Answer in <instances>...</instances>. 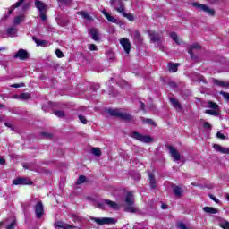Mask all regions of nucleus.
I'll list each match as a JSON object with an SVG mask.
<instances>
[{
    "mask_svg": "<svg viewBox=\"0 0 229 229\" xmlns=\"http://www.w3.org/2000/svg\"><path fill=\"white\" fill-rule=\"evenodd\" d=\"M148 35L150 37V41L156 44V47L159 48V51L165 52V47L162 44V38H164V35L158 34L153 30H148Z\"/></svg>",
    "mask_w": 229,
    "mask_h": 229,
    "instance_id": "1",
    "label": "nucleus"
},
{
    "mask_svg": "<svg viewBox=\"0 0 229 229\" xmlns=\"http://www.w3.org/2000/svg\"><path fill=\"white\" fill-rule=\"evenodd\" d=\"M126 212H131L135 214V212H139V208L135 207V198H133V194L131 192H128L125 197Z\"/></svg>",
    "mask_w": 229,
    "mask_h": 229,
    "instance_id": "2",
    "label": "nucleus"
},
{
    "mask_svg": "<svg viewBox=\"0 0 229 229\" xmlns=\"http://www.w3.org/2000/svg\"><path fill=\"white\" fill-rule=\"evenodd\" d=\"M106 207L112 210H119V204L110 199H104L102 202L98 204V208H100L101 210H106Z\"/></svg>",
    "mask_w": 229,
    "mask_h": 229,
    "instance_id": "3",
    "label": "nucleus"
},
{
    "mask_svg": "<svg viewBox=\"0 0 229 229\" xmlns=\"http://www.w3.org/2000/svg\"><path fill=\"white\" fill-rule=\"evenodd\" d=\"M108 114L113 117H119L123 121H131V115L128 113H123L119 109H108Z\"/></svg>",
    "mask_w": 229,
    "mask_h": 229,
    "instance_id": "4",
    "label": "nucleus"
},
{
    "mask_svg": "<svg viewBox=\"0 0 229 229\" xmlns=\"http://www.w3.org/2000/svg\"><path fill=\"white\" fill-rule=\"evenodd\" d=\"M131 137H132V139H135L136 140H140V142H144L145 144H149V142H153V138H151V136L142 135L138 131L131 133Z\"/></svg>",
    "mask_w": 229,
    "mask_h": 229,
    "instance_id": "5",
    "label": "nucleus"
},
{
    "mask_svg": "<svg viewBox=\"0 0 229 229\" xmlns=\"http://www.w3.org/2000/svg\"><path fill=\"white\" fill-rule=\"evenodd\" d=\"M111 5L114 8V10H116V12L122 13L123 16L126 13V12H124V4L123 2L111 0Z\"/></svg>",
    "mask_w": 229,
    "mask_h": 229,
    "instance_id": "6",
    "label": "nucleus"
},
{
    "mask_svg": "<svg viewBox=\"0 0 229 229\" xmlns=\"http://www.w3.org/2000/svg\"><path fill=\"white\" fill-rule=\"evenodd\" d=\"M34 209L37 219H41L42 216H44V204H42V201H38L34 207Z\"/></svg>",
    "mask_w": 229,
    "mask_h": 229,
    "instance_id": "7",
    "label": "nucleus"
},
{
    "mask_svg": "<svg viewBox=\"0 0 229 229\" xmlns=\"http://www.w3.org/2000/svg\"><path fill=\"white\" fill-rule=\"evenodd\" d=\"M91 220L95 221L97 225H112L114 223V218H110V217H102V218L92 217Z\"/></svg>",
    "mask_w": 229,
    "mask_h": 229,
    "instance_id": "8",
    "label": "nucleus"
},
{
    "mask_svg": "<svg viewBox=\"0 0 229 229\" xmlns=\"http://www.w3.org/2000/svg\"><path fill=\"white\" fill-rule=\"evenodd\" d=\"M13 185H32L31 180L24 177H19L13 181Z\"/></svg>",
    "mask_w": 229,
    "mask_h": 229,
    "instance_id": "9",
    "label": "nucleus"
},
{
    "mask_svg": "<svg viewBox=\"0 0 229 229\" xmlns=\"http://www.w3.org/2000/svg\"><path fill=\"white\" fill-rule=\"evenodd\" d=\"M169 153L171 157L174 158V162H178V160H181L182 157L180 156V153L173 146H168Z\"/></svg>",
    "mask_w": 229,
    "mask_h": 229,
    "instance_id": "10",
    "label": "nucleus"
},
{
    "mask_svg": "<svg viewBox=\"0 0 229 229\" xmlns=\"http://www.w3.org/2000/svg\"><path fill=\"white\" fill-rule=\"evenodd\" d=\"M120 44L123 47L125 53L128 55L131 50V44L130 43V39L123 38L120 39Z\"/></svg>",
    "mask_w": 229,
    "mask_h": 229,
    "instance_id": "11",
    "label": "nucleus"
},
{
    "mask_svg": "<svg viewBox=\"0 0 229 229\" xmlns=\"http://www.w3.org/2000/svg\"><path fill=\"white\" fill-rule=\"evenodd\" d=\"M193 6H197V8H199V10H202V12H206V13H208V15H215L214 9H210L208 6L205 4H193Z\"/></svg>",
    "mask_w": 229,
    "mask_h": 229,
    "instance_id": "12",
    "label": "nucleus"
},
{
    "mask_svg": "<svg viewBox=\"0 0 229 229\" xmlns=\"http://www.w3.org/2000/svg\"><path fill=\"white\" fill-rule=\"evenodd\" d=\"M28 52L24 49H20L14 55L13 58H19V60H28Z\"/></svg>",
    "mask_w": 229,
    "mask_h": 229,
    "instance_id": "13",
    "label": "nucleus"
},
{
    "mask_svg": "<svg viewBox=\"0 0 229 229\" xmlns=\"http://www.w3.org/2000/svg\"><path fill=\"white\" fill-rule=\"evenodd\" d=\"M35 6L38 10L39 13L42 12H47V5L40 0H35Z\"/></svg>",
    "mask_w": 229,
    "mask_h": 229,
    "instance_id": "14",
    "label": "nucleus"
},
{
    "mask_svg": "<svg viewBox=\"0 0 229 229\" xmlns=\"http://www.w3.org/2000/svg\"><path fill=\"white\" fill-rule=\"evenodd\" d=\"M195 49H201V46L198 43H193L192 45H190L188 47V53L191 56V58H194V50Z\"/></svg>",
    "mask_w": 229,
    "mask_h": 229,
    "instance_id": "15",
    "label": "nucleus"
},
{
    "mask_svg": "<svg viewBox=\"0 0 229 229\" xmlns=\"http://www.w3.org/2000/svg\"><path fill=\"white\" fill-rule=\"evenodd\" d=\"M89 34H90L92 40H95V42H99L100 34H99V30H98V29H94V28L90 29Z\"/></svg>",
    "mask_w": 229,
    "mask_h": 229,
    "instance_id": "16",
    "label": "nucleus"
},
{
    "mask_svg": "<svg viewBox=\"0 0 229 229\" xmlns=\"http://www.w3.org/2000/svg\"><path fill=\"white\" fill-rule=\"evenodd\" d=\"M24 169H29V171H35L36 173H42L40 167L33 163L23 165Z\"/></svg>",
    "mask_w": 229,
    "mask_h": 229,
    "instance_id": "17",
    "label": "nucleus"
},
{
    "mask_svg": "<svg viewBox=\"0 0 229 229\" xmlns=\"http://www.w3.org/2000/svg\"><path fill=\"white\" fill-rule=\"evenodd\" d=\"M101 13L105 15L106 19L108 21V22H112L113 24H117V19H115L114 16L110 15L106 10L103 9L101 11Z\"/></svg>",
    "mask_w": 229,
    "mask_h": 229,
    "instance_id": "18",
    "label": "nucleus"
},
{
    "mask_svg": "<svg viewBox=\"0 0 229 229\" xmlns=\"http://www.w3.org/2000/svg\"><path fill=\"white\" fill-rule=\"evenodd\" d=\"M213 148H214V149L218 151V153H223L224 155H229V148H228L221 147V145H218V144H215L213 146Z\"/></svg>",
    "mask_w": 229,
    "mask_h": 229,
    "instance_id": "19",
    "label": "nucleus"
},
{
    "mask_svg": "<svg viewBox=\"0 0 229 229\" xmlns=\"http://www.w3.org/2000/svg\"><path fill=\"white\" fill-rule=\"evenodd\" d=\"M78 15H81L82 19H84L85 21H89V22H92V21H94V18H92V16H90V14L87 11H80L78 13Z\"/></svg>",
    "mask_w": 229,
    "mask_h": 229,
    "instance_id": "20",
    "label": "nucleus"
},
{
    "mask_svg": "<svg viewBox=\"0 0 229 229\" xmlns=\"http://www.w3.org/2000/svg\"><path fill=\"white\" fill-rule=\"evenodd\" d=\"M202 210L206 212V214H219V209L213 207H204Z\"/></svg>",
    "mask_w": 229,
    "mask_h": 229,
    "instance_id": "21",
    "label": "nucleus"
},
{
    "mask_svg": "<svg viewBox=\"0 0 229 229\" xmlns=\"http://www.w3.org/2000/svg\"><path fill=\"white\" fill-rule=\"evenodd\" d=\"M218 225L220 228L229 229V222L224 218L218 217Z\"/></svg>",
    "mask_w": 229,
    "mask_h": 229,
    "instance_id": "22",
    "label": "nucleus"
},
{
    "mask_svg": "<svg viewBox=\"0 0 229 229\" xmlns=\"http://www.w3.org/2000/svg\"><path fill=\"white\" fill-rule=\"evenodd\" d=\"M173 191H174V196H176V198H182V196L183 194V190H182V187L173 186Z\"/></svg>",
    "mask_w": 229,
    "mask_h": 229,
    "instance_id": "23",
    "label": "nucleus"
},
{
    "mask_svg": "<svg viewBox=\"0 0 229 229\" xmlns=\"http://www.w3.org/2000/svg\"><path fill=\"white\" fill-rule=\"evenodd\" d=\"M170 102L172 104V106H174V108H175V110H177L178 112H180V110H182V105H180V102H178V100H176V98H170Z\"/></svg>",
    "mask_w": 229,
    "mask_h": 229,
    "instance_id": "24",
    "label": "nucleus"
},
{
    "mask_svg": "<svg viewBox=\"0 0 229 229\" xmlns=\"http://www.w3.org/2000/svg\"><path fill=\"white\" fill-rule=\"evenodd\" d=\"M179 66H180V64L169 63L168 64V71L170 72H177Z\"/></svg>",
    "mask_w": 229,
    "mask_h": 229,
    "instance_id": "25",
    "label": "nucleus"
},
{
    "mask_svg": "<svg viewBox=\"0 0 229 229\" xmlns=\"http://www.w3.org/2000/svg\"><path fill=\"white\" fill-rule=\"evenodd\" d=\"M17 28L11 27L7 29V35L11 38L17 37Z\"/></svg>",
    "mask_w": 229,
    "mask_h": 229,
    "instance_id": "26",
    "label": "nucleus"
},
{
    "mask_svg": "<svg viewBox=\"0 0 229 229\" xmlns=\"http://www.w3.org/2000/svg\"><path fill=\"white\" fill-rule=\"evenodd\" d=\"M9 223V225H7L6 229H13L15 228V225L17 223V221L15 220V217H11L7 220H5Z\"/></svg>",
    "mask_w": 229,
    "mask_h": 229,
    "instance_id": "27",
    "label": "nucleus"
},
{
    "mask_svg": "<svg viewBox=\"0 0 229 229\" xmlns=\"http://www.w3.org/2000/svg\"><path fill=\"white\" fill-rule=\"evenodd\" d=\"M213 83H215V85H217L218 87H225V89H228V82L226 83L223 81L213 79Z\"/></svg>",
    "mask_w": 229,
    "mask_h": 229,
    "instance_id": "28",
    "label": "nucleus"
},
{
    "mask_svg": "<svg viewBox=\"0 0 229 229\" xmlns=\"http://www.w3.org/2000/svg\"><path fill=\"white\" fill-rule=\"evenodd\" d=\"M24 1H26V0H18V1L13 5V7L9 10V15L12 14V12H13V10H15V8H19V6H22V4L24 3Z\"/></svg>",
    "mask_w": 229,
    "mask_h": 229,
    "instance_id": "29",
    "label": "nucleus"
},
{
    "mask_svg": "<svg viewBox=\"0 0 229 229\" xmlns=\"http://www.w3.org/2000/svg\"><path fill=\"white\" fill-rule=\"evenodd\" d=\"M148 177H149L151 189H157V182L155 181V177H154L153 174H149Z\"/></svg>",
    "mask_w": 229,
    "mask_h": 229,
    "instance_id": "30",
    "label": "nucleus"
},
{
    "mask_svg": "<svg viewBox=\"0 0 229 229\" xmlns=\"http://www.w3.org/2000/svg\"><path fill=\"white\" fill-rule=\"evenodd\" d=\"M208 108H211L212 110H219V105L215 102L208 101Z\"/></svg>",
    "mask_w": 229,
    "mask_h": 229,
    "instance_id": "31",
    "label": "nucleus"
},
{
    "mask_svg": "<svg viewBox=\"0 0 229 229\" xmlns=\"http://www.w3.org/2000/svg\"><path fill=\"white\" fill-rule=\"evenodd\" d=\"M205 114H208V115H215V117H217L219 115V111H217V109H208L206 110Z\"/></svg>",
    "mask_w": 229,
    "mask_h": 229,
    "instance_id": "32",
    "label": "nucleus"
},
{
    "mask_svg": "<svg viewBox=\"0 0 229 229\" xmlns=\"http://www.w3.org/2000/svg\"><path fill=\"white\" fill-rule=\"evenodd\" d=\"M91 153L95 157H101V149H99V148H91Z\"/></svg>",
    "mask_w": 229,
    "mask_h": 229,
    "instance_id": "33",
    "label": "nucleus"
},
{
    "mask_svg": "<svg viewBox=\"0 0 229 229\" xmlns=\"http://www.w3.org/2000/svg\"><path fill=\"white\" fill-rule=\"evenodd\" d=\"M170 37L175 44H180V39L178 38V34H176V32L170 33Z\"/></svg>",
    "mask_w": 229,
    "mask_h": 229,
    "instance_id": "34",
    "label": "nucleus"
},
{
    "mask_svg": "<svg viewBox=\"0 0 229 229\" xmlns=\"http://www.w3.org/2000/svg\"><path fill=\"white\" fill-rule=\"evenodd\" d=\"M87 181V177H85L84 175H81L77 182H76V184L77 185H81V183H85V182Z\"/></svg>",
    "mask_w": 229,
    "mask_h": 229,
    "instance_id": "35",
    "label": "nucleus"
},
{
    "mask_svg": "<svg viewBox=\"0 0 229 229\" xmlns=\"http://www.w3.org/2000/svg\"><path fill=\"white\" fill-rule=\"evenodd\" d=\"M22 21H24V16L23 15H20V16H17L16 18H14L13 22L15 24H21V22H22Z\"/></svg>",
    "mask_w": 229,
    "mask_h": 229,
    "instance_id": "36",
    "label": "nucleus"
},
{
    "mask_svg": "<svg viewBox=\"0 0 229 229\" xmlns=\"http://www.w3.org/2000/svg\"><path fill=\"white\" fill-rule=\"evenodd\" d=\"M30 98H31L30 93H21L20 95V99H30Z\"/></svg>",
    "mask_w": 229,
    "mask_h": 229,
    "instance_id": "37",
    "label": "nucleus"
},
{
    "mask_svg": "<svg viewBox=\"0 0 229 229\" xmlns=\"http://www.w3.org/2000/svg\"><path fill=\"white\" fill-rule=\"evenodd\" d=\"M54 114L56 117H65V113H64V111H55Z\"/></svg>",
    "mask_w": 229,
    "mask_h": 229,
    "instance_id": "38",
    "label": "nucleus"
},
{
    "mask_svg": "<svg viewBox=\"0 0 229 229\" xmlns=\"http://www.w3.org/2000/svg\"><path fill=\"white\" fill-rule=\"evenodd\" d=\"M39 17L43 21H47V16L46 15V12L39 13Z\"/></svg>",
    "mask_w": 229,
    "mask_h": 229,
    "instance_id": "39",
    "label": "nucleus"
},
{
    "mask_svg": "<svg viewBox=\"0 0 229 229\" xmlns=\"http://www.w3.org/2000/svg\"><path fill=\"white\" fill-rule=\"evenodd\" d=\"M210 199H212V201H215V203H217L219 205V203H221V200H219V199L216 198V196L210 194L209 195Z\"/></svg>",
    "mask_w": 229,
    "mask_h": 229,
    "instance_id": "40",
    "label": "nucleus"
},
{
    "mask_svg": "<svg viewBox=\"0 0 229 229\" xmlns=\"http://www.w3.org/2000/svg\"><path fill=\"white\" fill-rule=\"evenodd\" d=\"M220 95L223 96L224 99H226V101H229V93L221 91Z\"/></svg>",
    "mask_w": 229,
    "mask_h": 229,
    "instance_id": "41",
    "label": "nucleus"
},
{
    "mask_svg": "<svg viewBox=\"0 0 229 229\" xmlns=\"http://www.w3.org/2000/svg\"><path fill=\"white\" fill-rule=\"evenodd\" d=\"M79 120L81 121V123H82V124H87V118H85V116L80 114Z\"/></svg>",
    "mask_w": 229,
    "mask_h": 229,
    "instance_id": "42",
    "label": "nucleus"
},
{
    "mask_svg": "<svg viewBox=\"0 0 229 229\" xmlns=\"http://www.w3.org/2000/svg\"><path fill=\"white\" fill-rule=\"evenodd\" d=\"M55 55L57 58H64V53L60 51V49L55 50Z\"/></svg>",
    "mask_w": 229,
    "mask_h": 229,
    "instance_id": "43",
    "label": "nucleus"
},
{
    "mask_svg": "<svg viewBox=\"0 0 229 229\" xmlns=\"http://www.w3.org/2000/svg\"><path fill=\"white\" fill-rule=\"evenodd\" d=\"M37 46H44L46 44V40H37L36 38H34Z\"/></svg>",
    "mask_w": 229,
    "mask_h": 229,
    "instance_id": "44",
    "label": "nucleus"
},
{
    "mask_svg": "<svg viewBox=\"0 0 229 229\" xmlns=\"http://www.w3.org/2000/svg\"><path fill=\"white\" fill-rule=\"evenodd\" d=\"M143 123H146L147 124H155V122L152 119H144Z\"/></svg>",
    "mask_w": 229,
    "mask_h": 229,
    "instance_id": "45",
    "label": "nucleus"
},
{
    "mask_svg": "<svg viewBox=\"0 0 229 229\" xmlns=\"http://www.w3.org/2000/svg\"><path fill=\"white\" fill-rule=\"evenodd\" d=\"M123 17H126L128 20L130 21H133L134 17L132 16V14H130V13H124L123 14Z\"/></svg>",
    "mask_w": 229,
    "mask_h": 229,
    "instance_id": "46",
    "label": "nucleus"
},
{
    "mask_svg": "<svg viewBox=\"0 0 229 229\" xmlns=\"http://www.w3.org/2000/svg\"><path fill=\"white\" fill-rule=\"evenodd\" d=\"M89 51H98V47H96L94 44H90L89 46Z\"/></svg>",
    "mask_w": 229,
    "mask_h": 229,
    "instance_id": "47",
    "label": "nucleus"
},
{
    "mask_svg": "<svg viewBox=\"0 0 229 229\" xmlns=\"http://www.w3.org/2000/svg\"><path fill=\"white\" fill-rule=\"evenodd\" d=\"M13 89H19L21 87H24V83H20V84H13L11 85Z\"/></svg>",
    "mask_w": 229,
    "mask_h": 229,
    "instance_id": "48",
    "label": "nucleus"
},
{
    "mask_svg": "<svg viewBox=\"0 0 229 229\" xmlns=\"http://www.w3.org/2000/svg\"><path fill=\"white\" fill-rule=\"evenodd\" d=\"M216 137H217V139H221L222 140H225V134H223L221 132H217Z\"/></svg>",
    "mask_w": 229,
    "mask_h": 229,
    "instance_id": "49",
    "label": "nucleus"
},
{
    "mask_svg": "<svg viewBox=\"0 0 229 229\" xmlns=\"http://www.w3.org/2000/svg\"><path fill=\"white\" fill-rule=\"evenodd\" d=\"M178 228H180V229H187V225H185V224H183V223H180V224H178Z\"/></svg>",
    "mask_w": 229,
    "mask_h": 229,
    "instance_id": "50",
    "label": "nucleus"
},
{
    "mask_svg": "<svg viewBox=\"0 0 229 229\" xmlns=\"http://www.w3.org/2000/svg\"><path fill=\"white\" fill-rule=\"evenodd\" d=\"M140 104L141 110H143V112H146V105L144 104V102L140 101Z\"/></svg>",
    "mask_w": 229,
    "mask_h": 229,
    "instance_id": "51",
    "label": "nucleus"
},
{
    "mask_svg": "<svg viewBox=\"0 0 229 229\" xmlns=\"http://www.w3.org/2000/svg\"><path fill=\"white\" fill-rule=\"evenodd\" d=\"M6 164V160H4L3 157H0V165H4Z\"/></svg>",
    "mask_w": 229,
    "mask_h": 229,
    "instance_id": "52",
    "label": "nucleus"
},
{
    "mask_svg": "<svg viewBox=\"0 0 229 229\" xmlns=\"http://www.w3.org/2000/svg\"><path fill=\"white\" fill-rule=\"evenodd\" d=\"M204 128L206 129L211 128L210 123H208V122L204 123Z\"/></svg>",
    "mask_w": 229,
    "mask_h": 229,
    "instance_id": "53",
    "label": "nucleus"
},
{
    "mask_svg": "<svg viewBox=\"0 0 229 229\" xmlns=\"http://www.w3.org/2000/svg\"><path fill=\"white\" fill-rule=\"evenodd\" d=\"M61 3H64V4H69L71 3V0H59Z\"/></svg>",
    "mask_w": 229,
    "mask_h": 229,
    "instance_id": "54",
    "label": "nucleus"
},
{
    "mask_svg": "<svg viewBox=\"0 0 229 229\" xmlns=\"http://www.w3.org/2000/svg\"><path fill=\"white\" fill-rule=\"evenodd\" d=\"M42 136L43 137H47V138H50L51 137V134L47 133V132H43L42 133Z\"/></svg>",
    "mask_w": 229,
    "mask_h": 229,
    "instance_id": "55",
    "label": "nucleus"
},
{
    "mask_svg": "<svg viewBox=\"0 0 229 229\" xmlns=\"http://www.w3.org/2000/svg\"><path fill=\"white\" fill-rule=\"evenodd\" d=\"M30 4H25L24 5H23V10H28V8H30Z\"/></svg>",
    "mask_w": 229,
    "mask_h": 229,
    "instance_id": "56",
    "label": "nucleus"
},
{
    "mask_svg": "<svg viewBox=\"0 0 229 229\" xmlns=\"http://www.w3.org/2000/svg\"><path fill=\"white\" fill-rule=\"evenodd\" d=\"M4 125H5L7 128H12V123H5Z\"/></svg>",
    "mask_w": 229,
    "mask_h": 229,
    "instance_id": "57",
    "label": "nucleus"
},
{
    "mask_svg": "<svg viewBox=\"0 0 229 229\" xmlns=\"http://www.w3.org/2000/svg\"><path fill=\"white\" fill-rule=\"evenodd\" d=\"M169 85L170 87L176 88L175 82H170Z\"/></svg>",
    "mask_w": 229,
    "mask_h": 229,
    "instance_id": "58",
    "label": "nucleus"
},
{
    "mask_svg": "<svg viewBox=\"0 0 229 229\" xmlns=\"http://www.w3.org/2000/svg\"><path fill=\"white\" fill-rule=\"evenodd\" d=\"M161 208H162L163 210H165V208H167V205L162 204V205H161Z\"/></svg>",
    "mask_w": 229,
    "mask_h": 229,
    "instance_id": "59",
    "label": "nucleus"
},
{
    "mask_svg": "<svg viewBox=\"0 0 229 229\" xmlns=\"http://www.w3.org/2000/svg\"><path fill=\"white\" fill-rule=\"evenodd\" d=\"M4 107V105L0 104V110H3Z\"/></svg>",
    "mask_w": 229,
    "mask_h": 229,
    "instance_id": "60",
    "label": "nucleus"
},
{
    "mask_svg": "<svg viewBox=\"0 0 229 229\" xmlns=\"http://www.w3.org/2000/svg\"><path fill=\"white\" fill-rule=\"evenodd\" d=\"M4 49H6V48L1 47V48H0V51H4Z\"/></svg>",
    "mask_w": 229,
    "mask_h": 229,
    "instance_id": "61",
    "label": "nucleus"
},
{
    "mask_svg": "<svg viewBox=\"0 0 229 229\" xmlns=\"http://www.w3.org/2000/svg\"><path fill=\"white\" fill-rule=\"evenodd\" d=\"M226 199H227V201H229V194H227Z\"/></svg>",
    "mask_w": 229,
    "mask_h": 229,
    "instance_id": "62",
    "label": "nucleus"
},
{
    "mask_svg": "<svg viewBox=\"0 0 229 229\" xmlns=\"http://www.w3.org/2000/svg\"><path fill=\"white\" fill-rule=\"evenodd\" d=\"M136 36L139 37V32L138 31H136Z\"/></svg>",
    "mask_w": 229,
    "mask_h": 229,
    "instance_id": "63",
    "label": "nucleus"
},
{
    "mask_svg": "<svg viewBox=\"0 0 229 229\" xmlns=\"http://www.w3.org/2000/svg\"><path fill=\"white\" fill-rule=\"evenodd\" d=\"M229 87V82H227V88Z\"/></svg>",
    "mask_w": 229,
    "mask_h": 229,
    "instance_id": "64",
    "label": "nucleus"
}]
</instances>
